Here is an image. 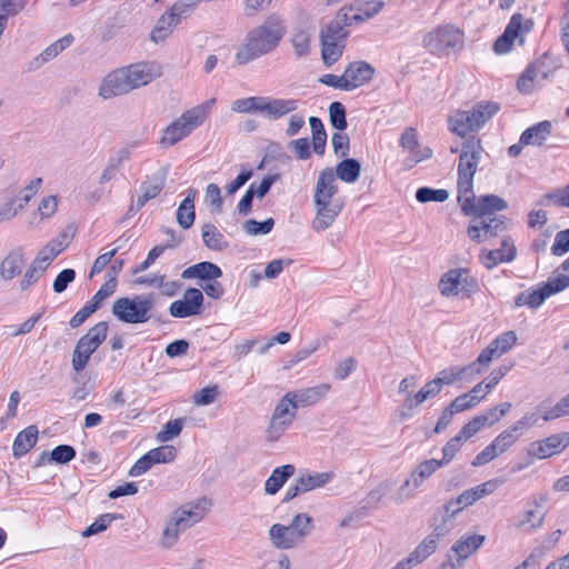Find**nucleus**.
<instances>
[{"label": "nucleus", "instance_id": "nucleus-1", "mask_svg": "<svg viewBox=\"0 0 569 569\" xmlns=\"http://www.w3.org/2000/svg\"><path fill=\"white\" fill-rule=\"evenodd\" d=\"M287 32L286 22L278 13L269 14L262 24L251 29L236 52L238 64H247L273 51Z\"/></svg>", "mask_w": 569, "mask_h": 569}, {"label": "nucleus", "instance_id": "nucleus-2", "mask_svg": "<svg viewBox=\"0 0 569 569\" xmlns=\"http://www.w3.org/2000/svg\"><path fill=\"white\" fill-rule=\"evenodd\" d=\"M337 191L338 186L335 183L333 170L331 168H325L319 173L313 194V202L317 210L311 227L316 232L327 230L341 212L343 202L339 200L332 201Z\"/></svg>", "mask_w": 569, "mask_h": 569}, {"label": "nucleus", "instance_id": "nucleus-3", "mask_svg": "<svg viewBox=\"0 0 569 569\" xmlns=\"http://www.w3.org/2000/svg\"><path fill=\"white\" fill-rule=\"evenodd\" d=\"M483 147L478 137L470 136L461 146L458 163V196L471 193Z\"/></svg>", "mask_w": 569, "mask_h": 569}, {"label": "nucleus", "instance_id": "nucleus-4", "mask_svg": "<svg viewBox=\"0 0 569 569\" xmlns=\"http://www.w3.org/2000/svg\"><path fill=\"white\" fill-rule=\"evenodd\" d=\"M153 306L152 295L122 297L113 302L111 311L123 323H144L151 319Z\"/></svg>", "mask_w": 569, "mask_h": 569}, {"label": "nucleus", "instance_id": "nucleus-5", "mask_svg": "<svg viewBox=\"0 0 569 569\" xmlns=\"http://www.w3.org/2000/svg\"><path fill=\"white\" fill-rule=\"evenodd\" d=\"M107 332L108 322L100 321L78 340L71 359L72 369L76 372H81L87 367L91 355L94 353L106 340Z\"/></svg>", "mask_w": 569, "mask_h": 569}, {"label": "nucleus", "instance_id": "nucleus-6", "mask_svg": "<svg viewBox=\"0 0 569 569\" xmlns=\"http://www.w3.org/2000/svg\"><path fill=\"white\" fill-rule=\"evenodd\" d=\"M458 202L461 206L462 212L473 218L496 217V212L508 208L507 201L496 194H486L477 199L473 189L471 193L458 196Z\"/></svg>", "mask_w": 569, "mask_h": 569}, {"label": "nucleus", "instance_id": "nucleus-7", "mask_svg": "<svg viewBox=\"0 0 569 569\" xmlns=\"http://www.w3.org/2000/svg\"><path fill=\"white\" fill-rule=\"evenodd\" d=\"M439 289L446 297L457 296L468 299L478 290V284L468 269L459 268L451 269L441 277Z\"/></svg>", "mask_w": 569, "mask_h": 569}, {"label": "nucleus", "instance_id": "nucleus-8", "mask_svg": "<svg viewBox=\"0 0 569 569\" xmlns=\"http://www.w3.org/2000/svg\"><path fill=\"white\" fill-rule=\"evenodd\" d=\"M568 287L569 277L566 274H559L556 278L549 279L547 282L538 284L531 290L519 293L515 299V303L517 307L528 306L531 309H537L547 298L561 292Z\"/></svg>", "mask_w": 569, "mask_h": 569}, {"label": "nucleus", "instance_id": "nucleus-9", "mask_svg": "<svg viewBox=\"0 0 569 569\" xmlns=\"http://www.w3.org/2000/svg\"><path fill=\"white\" fill-rule=\"evenodd\" d=\"M423 44L432 53L448 54L463 47V33L452 26H442L429 32L423 39Z\"/></svg>", "mask_w": 569, "mask_h": 569}, {"label": "nucleus", "instance_id": "nucleus-10", "mask_svg": "<svg viewBox=\"0 0 569 569\" xmlns=\"http://www.w3.org/2000/svg\"><path fill=\"white\" fill-rule=\"evenodd\" d=\"M508 230V219L505 216L473 218L467 229L469 238L476 243L488 241Z\"/></svg>", "mask_w": 569, "mask_h": 569}, {"label": "nucleus", "instance_id": "nucleus-11", "mask_svg": "<svg viewBox=\"0 0 569 569\" xmlns=\"http://www.w3.org/2000/svg\"><path fill=\"white\" fill-rule=\"evenodd\" d=\"M203 293L200 289L189 288L182 300H176L169 306V313L174 318L199 316L203 310Z\"/></svg>", "mask_w": 569, "mask_h": 569}, {"label": "nucleus", "instance_id": "nucleus-12", "mask_svg": "<svg viewBox=\"0 0 569 569\" xmlns=\"http://www.w3.org/2000/svg\"><path fill=\"white\" fill-rule=\"evenodd\" d=\"M568 446L569 432L565 431L531 442L529 445L528 455L533 458L546 459L561 453Z\"/></svg>", "mask_w": 569, "mask_h": 569}, {"label": "nucleus", "instance_id": "nucleus-13", "mask_svg": "<svg viewBox=\"0 0 569 569\" xmlns=\"http://www.w3.org/2000/svg\"><path fill=\"white\" fill-rule=\"evenodd\" d=\"M200 124L187 110L178 119L172 121L163 130L160 143L166 147H171L188 137Z\"/></svg>", "mask_w": 569, "mask_h": 569}, {"label": "nucleus", "instance_id": "nucleus-14", "mask_svg": "<svg viewBox=\"0 0 569 569\" xmlns=\"http://www.w3.org/2000/svg\"><path fill=\"white\" fill-rule=\"evenodd\" d=\"M313 24L311 19L301 13V20L296 24L292 31L290 42L298 58L307 57L310 53V42L313 34Z\"/></svg>", "mask_w": 569, "mask_h": 569}, {"label": "nucleus", "instance_id": "nucleus-15", "mask_svg": "<svg viewBox=\"0 0 569 569\" xmlns=\"http://www.w3.org/2000/svg\"><path fill=\"white\" fill-rule=\"evenodd\" d=\"M517 248L510 236L501 241V247L495 250L482 249L480 260L487 269H492L501 262H511L516 259Z\"/></svg>", "mask_w": 569, "mask_h": 569}, {"label": "nucleus", "instance_id": "nucleus-16", "mask_svg": "<svg viewBox=\"0 0 569 569\" xmlns=\"http://www.w3.org/2000/svg\"><path fill=\"white\" fill-rule=\"evenodd\" d=\"M126 79L122 68L107 74L99 87V96L103 99H110L122 96L131 91V87Z\"/></svg>", "mask_w": 569, "mask_h": 569}, {"label": "nucleus", "instance_id": "nucleus-17", "mask_svg": "<svg viewBox=\"0 0 569 569\" xmlns=\"http://www.w3.org/2000/svg\"><path fill=\"white\" fill-rule=\"evenodd\" d=\"M459 515L458 511L448 502L438 508L432 515L430 526L432 528V532L435 536H440L441 538L446 537L456 527V516Z\"/></svg>", "mask_w": 569, "mask_h": 569}, {"label": "nucleus", "instance_id": "nucleus-18", "mask_svg": "<svg viewBox=\"0 0 569 569\" xmlns=\"http://www.w3.org/2000/svg\"><path fill=\"white\" fill-rule=\"evenodd\" d=\"M329 383H321L318 386L288 391L287 395L293 403V408H305L313 406L319 402L330 390Z\"/></svg>", "mask_w": 569, "mask_h": 569}, {"label": "nucleus", "instance_id": "nucleus-19", "mask_svg": "<svg viewBox=\"0 0 569 569\" xmlns=\"http://www.w3.org/2000/svg\"><path fill=\"white\" fill-rule=\"evenodd\" d=\"M348 91L368 83L375 74V68L365 61H353L343 71Z\"/></svg>", "mask_w": 569, "mask_h": 569}, {"label": "nucleus", "instance_id": "nucleus-20", "mask_svg": "<svg viewBox=\"0 0 569 569\" xmlns=\"http://www.w3.org/2000/svg\"><path fill=\"white\" fill-rule=\"evenodd\" d=\"M485 541L486 536L483 535H465L460 537L450 549L455 557H457L458 567H462L465 561L476 553Z\"/></svg>", "mask_w": 569, "mask_h": 569}, {"label": "nucleus", "instance_id": "nucleus-21", "mask_svg": "<svg viewBox=\"0 0 569 569\" xmlns=\"http://www.w3.org/2000/svg\"><path fill=\"white\" fill-rule=\"evenodd\" d=\"M269 539L277 549H290L301 542V535L296 533L292 526L274 523L269 529Z\"/></svg>", "mask_w": 569, "mask_h": 569}, {"label": "nucleus", "instance_id": "nucleus-22", "mask_svg": "<svg viewBox=\"0 0 569 569\" xmlns=\"http://www.w3.org/2000/svg\"><path fill=\"white\" fill-rule=\"evenodd\" d=\"M523 17L521 13H515L503 33L498 37L493 43V50L498 54L507 53L511 50L515 39L519 36L522 28Z\"/></svg>", "mask_w": 569, "mask_h": 569}, {"label": "nucleus", "instance_id": "nucleus-23", "mask_svg": "<svg viewBox=\"0 0 569 569\" xmlns=\"http://www.w3.org/2000/svg\"><path fill=\"white\" fill-rule=\"evenodd\" d=\"M549 71L546 68L545 61L538 60L528 66L526 71L519 77L517 87L521 92H531L535 81L547 79Z\"/></svg>", "mask_w": 569, "mask_h": 569}, {"label": "nucleus", "instance_id": "nucleus-24", "mask_svg": "<svg viewBox=\"0 0 569 569\" xmlns=\"http://www.w3.org/2000/svg\"><path fill=\"white\" fill-rule=\"evenodd\" d=\"M24 266V252L22 248L10 251L0 263V277L4 281L12 280L19 276Z\"/></svg>", "mask_w": 569, "mask_h": 569}, {"label": "nucleus", "instance_id": "nucleus-25", "mask_svg": "<svg viewBox=\"0 0 569 569\" xmlns=\"http://www.w3.org/2000/svg\"><path fill=\"white\" fill-rule=\"evenodd\" d=\"M72 41L73 37L71 34H67L61 39L57 40L54 43L47 47L38 57L33 58L29 62L28 69L30 71L39 69L43 63L52 60L66 48H68Z\"/></svg>", "mask_w": 569, "mask_h": 569}, {"label": "nucleus", "instance_id": "nucleus-26", "mask_svg": "<svg viewBox=\"0 0 569 569\" xmlns=\"http://www.w3.org/2000/svg\"><path fill=\"white\" fill-rule=\"evenodd\" d=\"M222 276V270L219 266L210 261H202L188 267L181 273L183 279L198 278L200 280H216Z\"/></svg>", "mask_w": 569, "mask_h": 569}, {"label": "nucleus", "instance_id": "nucleus-27", "mask_svg": "<svg viewBox=\"0 0 569 569\" xmlns=\"http://www.w3.org/2000/svg\"><path fill=\"white\" fill-rule=\"evenodd\" d=\"M470 113V110H457L448 119L449 130L462 138L468 132L478 131L479 128Z\"/></svg>", "mask_w": 569, "mask_h": 569}, {"label": "nucleus", "instance_id": "nucleus-28", "mask_svg": "<svg viewBox=\"0 0 569 569\" xmlns=\"http://www.w3.org/2000/svg\"><path fill=\"white\" fill-rule=\"evenodd\" d=\"M38 433V428L33 425L20 431L12 445L13 457L20 458L29 452L37 443Z\"/></svg>", "mask_w": 569, "mask_h": 569}, {"label": "nucleus", "instance_id": "nucleus-29", "mask_svg": "<svg viewBox=\"0 0 569 569\" xmlns=\"http://www.w3.org/2000/svg\"><path fill=\"white\" fill-rule=\"evenodd\" d=\"M442 390L437 378L427 382L417 393L409 395L406 397L403 401V408H407L409 411H412L416 407L423 403L426 400L430 398L437 397Z\"/></svg>", "mask_w": 569, "mask_h": 569}, {"label": "nucleus", "instance_id": "nucleus-30", "mask_svg": "<svg viewBox=\"0 0 569 569\" xmlns=\"http://www.w3.org/2000/svg\"><path fill=\"white\" fill-rule=\"evenodd\" d=\"M552 130V123L548 120L541 121L528 129L520 136L521 144L542 146Z\"/></svg>", "mask_w": 569, "mask_h": 569}, {"label": "nucleus", "instance_id": "nucleus-31", "mask_svg": "<svg viewBox=\"0 0 569 569\" xmlns=\"http://www.w3.org/2000/svg\"><path fill=\"white\" fill-rule=\"evenodd\" d=\"M207 505H209V501L204 498L196 503H189L182 508H179L173 512L178 518H181L182 521L186 522V529H188L203 519Z\"/></svg>", "mask_w": 569, "mask_h": 569}, {"label": "nucleus", "instance_id": "nucleus-32", "mask_svg": "<svg viewBox=\"0 0 569 569\" xmlns=\"http://www.w3.org/2000/svg\"><path fill=\"white\" fill-rule=\"evenodd\" d=\"M296 467L293 465H283L272 470L271 475L264 483L267 495H276L286 481L295 475Z\"/></svg>", "mask_w": 569, "mask_h": 569}, {"label": "nucleus", "instance_id": "nucleus-33", "mask_svg": "<svg viewBox=\"0 0 569 569\" xmlns=\"http://www.w3.org/2000/svg\"><path fill=\"white\" fill-rule=\"evenodd\" d=\"M179 19L167 10L157 21L154 28L151 30L150 39L158 43L164 41L173 29L179 24Z\"/></svg>", "mask_w": 569, "mask_h": 569}, {"label": "nucleus", "instance_id": "nucleus-34", "mask_svg": "<svg viewBox=\"0 0 569 569\" xmlns=\"http://www.w3.org/2000/svg\"><path fill=\"white\" fill-rule=\"evenodd\" d=\"M361 163L355 158H346L336 167L335 179L338 177L341 181L352 183L359 179Z\"/></svg>", "mask_w": 569, "mask_h": 569}, {"label": "nucleus", "instance_id": "nucleus-35", "mask_svg": "<svg viewBox=\"0 0 569 569\" xmlns=\"http://www.w3.org/2000/svg\"><path fill=\"white\" fill-rule=\"evenodd\" d=\"M126 79L131 87V91L148 84L152 80V74L146 69V64L136 63L122 68Z\"/></svg>", "mask_w": 569, "mask_h": 569}, {"label": "nucleus", "instance_id": "nucleus-36", "mask_svg": "<svg viewBox=\"0 0 569 569\" xmlns=\"http://www.w3.org/2000/svg\"><path fill=\"white\" fill-rule=\"evenodd\" d=\"M196 193L197 191L191 189L178 207L177 221L183 229H189L193 224L196 218L193 198Z\"/></svg>", "mask_w": 569, "mask_h": 569}, {"label": "nucleus", "instance_id": "nucleus-37", "mask_svg": "<svg viewBox=\"0 0 569 569\" xmlns=\"http://www.w3.org/2000/svg\"><path fill=\"white\" fill-rule=\"evenodd\" d=\"M201 237L204 246L211 250L222 251L228 247L223 234L210 222L202 226Z\"/></svg>", "mask_w": 569, "mask_h": 569}, {"label": "nucleus", "instance_id": "nucleus-38", "mask_svg": "<svg viewBox=\"0 0 569 569\" xmlns=\"http://www.w3.org/2000/svg\"><path fill=\"white\" fill-rule=\"evenodd\" d=\"M335 478L333 471H325L319 473H302L297 479L302 486L305 492L322 488L330 483Z\"/></svg>", "mask_w": 569, "mask_h": 569}, {"label": "nucleus", "instance_id": "nucleus-39", "mask_svg": "<svg viewBox=\"0 0 569 569\" xmlns=\"http://www.w3.org/2000/svg\"><path fill=\"white\" fill-rule=\"evenodd\" d=\"M472 366H465V367H449L443 370H441L438 376L436 377L439 381L440 386H451L456 381H461L466 378L473 377L471 375Z\"/></svg>", "mask_w": 569, "mask_h": 569}, {"label": "nucleus", "instance_id": "nucleus-40", "mask_svg": "<svg viewBox=\"0 0 569 569\" xmlns=\"http://www.w3.org/2000/svg\"><path fill=\"white\" fill-rule=\"evenodd\" d=\"M499 110V104L496 102H477L470 109V116L473 118L475 123L480 129L488 120H490Z\"/></svg>", "mask_w": 569, "mask_h": 569}, {"label": "nucleus", "instance_id": "nucleus-41", "mask_svg": "<svg viewBox=\"0 0 569 569\" xmlns=\"http://www.w3.org/2000/svg\"><path fill=\"white\" fill-rule=\"evenodd\" d=\"M186 530V522L173 512L162 533V546L172 547L178 540L179 533Z\"/></svg>", "mask_w": 569, "mask_h": 569}, {"label": "nucleus", "instance_id": "nucleus-42", "mask_svg": "<svg viewBox=\"0 0 569 569\" xmlns=\"http://www.w3.org/2000/svg\"><path fill=\"white\" fill-rule=\"evenodd\" d=\"M441 539L440 536H435L431 532L409 556L416 565L422 562L426 558L431 556L438 547V541Z\"/></svg>", "mask_w": 569, "mask_h": 569}, {"label": "nucleus", "instance_id": "nucleus-43", "mask_svg": "<svg viewBox=\"0 0 569 569\" xmlns=\"http://www.w3.org/2000/svg\"><path fill=\"white\" fill-rule=\"evenodd\" d=\"M309 124L312 132V148L317 154L322 156L325 153L327 143V133L322 121L317 117L309 118Z\"/></svg>", "mask_w": 569, "mask_h": 569}, {"label": "nucleus", "instance_id": "nucleus-44", "mask_svg": "<svg viewBox=\"0 0 569 569\" xmlns=\"http://www.w3.org/2000/svg\"><path fill=\"white\" fill-rule=\"evenodd\" d=\"M164 181L162 178L146 180L140 184V194L137 201L142 207L151 199H154L163 189Z\"/></svg>", "mask_w": 569, "mask_h": 569}, {"label": "nucleus", "instance_id": "nucleus-45", "mask_svg": "<svg viewBox=\"0 0 569 569\" xmlns=\"http://www.w3.org/2000/svg\"><path fill=\"white\" fill-rule=\"evenodd\" d=\"M321 41V57L323 63L327 67L332 66L335 62L339 60L342 56L345 43L333 42L329 40H320Z\"/></svg>", "mask_w": 569, "mask_h": 569}, {"label": "nucleus", "instance_id": "nucleus-46", "mask_svg": "<svg viewBox=\"0 0 569 569\" xmlns=\"http://www.w3.org/2000/svg\"><path fill=\"white\" fill-rule=\"evenodd\" d=\"M297 409L293 408V403L290 400V397L286 393L280 400L277 402L271 417L280 420H287L292 423L296 419Z\"/></svg>", "mask_w": 569, "mask_h": 569}, {"label": "nucleus", "instance_id": "nucleus-47", "mask_svg": "<svg viewBox=\"0 0 569 569\" xmlns=\"http://www.w3.org/2000/svg\"><path fill=\"white\" fill-rule=\"evenodd\" d=\"M292 423L287 420L276 419L270 417L269 423L264 430V439L268 443L278 441L289 429Z\"/></svg>", "mask_w": 569, "mask_h": 569}, {"label": "nucleus", "instance_id": "nucleus-48", "mask_svg": "<svg viewBox=\"0 0 569 569\" xmlns=\"http://www.w3.org/2000/svg\"><path fill=\"white\" fill-rule=\"evenodd\" d=\"M501 355L498 352V350L492 346L490 342L487 348H485L477 359L471 362L469 366H472L471 375L477 376L480 375L483 367H488L490 362L495 358H499Z\"/></svg>", "mask_w": 569, "mask_h": 569}, {"label": "nucleus", "instance_id": "nucleus-49", "mask_svg": "<svg viewBox=\"0 0 569 569\" xmlns=\"http://www.w3.org/2000/svg\"><path fill=\"white\" fill-rule=\"evenodd\" d=\"M298 108L297 100L293 99H271L269 117L279 119Z\"/></svg>", "mask_w": 569, "mask_h": 569}, {"label": "nucleus", "instance_id": "nucleus-50", "mask_svg": "<svg viewBox=\"0 0 569 569\" xmlns=\"http://www.w3.org/2000/svg\"><path fill=\"white\" fill-rule=\"evenodd\" d=\"M348 37V31L331 20L320 31V40H329L333 42L345 43Z\"/></svg>", "mask_w": 569, "mask_h": 569}, {"label": "nucleus", "instance_id": "nucleus-51", "mask_svg": "<svg viewBox=\"0 0 569 569\" xmlns=\"http://www.w3.org/2000/svg\"><path fill=\"white\" fill-rule=\"evenodd\" d=\"M329 119L331 126L338 131L347 128L346 108L341 102L335 101L329 106Z\"/></svg>", "mask_w": 569, "mask_h": 569}, {"label": "nucleus", "instance_id": "nucleus-52", "mask_svg": "<svg viewBox=\"0 0 569 569\" xmlns=\"http://www.w3.org/2000/svg\"><path fill=\"white\" fill-rule=\"evenodd\" d=\"M449 198V192L445 189H432L428 187H421L416 192V199L421 203L430 201L443 202Z\"/></svg>", "mask_w": 569, "mask_h": 569}, {"label": "nucleus", "instance_id": "nucleus-53", "mask_svg": "<svg viewBox=\"0 0 569 569\" xmlns=\"http://www.w3.org/2000/svg\"><path fill=\"white\" fill-rule=\"evenodd\" d=\"M119 518H121V515L118 513L101 515L96 519L93 523H91L84 531H82V537H90L104 531L113 520Z\"/></svg>", "mask_w": 569, "mask_h": 569}, {"label": "nucleus", "instance_id": "nucleus-54", "mask_svg": "<svg viewBox=\"0 0 569 569\" xmlns=\"http://www.w3.org/2000/svg\"><path fill=\"white\" fill-rule=\"evenodd\" d=\"M566 416H569V393L561 398L555 406L546 408L542 419L545 421H551Z\"/></svg>", "mask_w": 569, "mask_h": 569}, {"label": "nucleus", "instance_id": "nucleus-55", "mask_svg": "<svg viewBox=\"0 0 569 569\" xmlns=\"http://www.w3.org/2000/svg\"><path fill=\"white\" fill-rule=\"evenodd\" d=\"M273 226L274 220L272 218H268L261 222L249 219L243 223V230L250 236L267 234L272 230Z\"/></svg>", "mask_w": 569, "mask_h": 569}, {"label": "nucleus", "instance_id": "nucleus-56", "mask_svg": "<svg viewBox=\"0 0 569 569\" xmlns=\"http://www.w3.org/2000/svg\"><path fill=\"white\" fill-rule=\"evenodd\" d=\"M478 500L479 498L475 489L470 488L461 492L457 498L449 499L448 502L460 513L467 507L475 505Z\"/></svg>", "mask_w": 569, "mask_h": 569}, {"label": "nucleus", "instance_id": "nucleus-57", "mask_svg": "<svg viewBox=\"0 0 569 569\" xmlns=\"http://www.w3.org/2000/svg\"><path fill=\"white\" fill-rule=\"evenodd\" d=\"M153 463H168L174 460L177 450L173 446H161L147 452Z\"/></svg>", "mask_w": 569, "mask_h": 569}, {"label": "nucleus", "instance_id": "nucleus-58", "mask_svg": "<svg viewBox=\"0 0 569 569\" xmlns=\"http://www.w3.org/2000/svg\"><path fill=\"white\" fill-rule=\"evenodd\" d=\"M290 525L296 533L301 535V541L312 531V518L307 513H298L293 517Z\"/></svg>", "mask_w": 569, "mask_h": 569}, {"label": "nucleus", "instance_id": "nucleus-59", "mask_svg": "<svg viewBox=\"0 0 569 569\" xmlns=\"http://www.w3.org/2000/svg\"><path fill=\"white\" fill-rule=\"evenodd\" d=\"M183 427V419H174L168 421L163 429L157 435V439L160 442H167L176 437H178Z\"/></svg>", "mask_w": 569, "mask_h": 569}, {"label": "nucleus", "instance_id": "nucleus-60", "mask_svg": "<svg viewBox=\"0 0 569 569\" xmlns=\"http://www.w3.org/2000/svg\"><path fill=\"white\" fill-rule=\"evenodd\" d=\"M74 457L76 450L69 445H59L54 447L50 452V459L58 465L68 463Z\"/></svg>", "mask_w": 569, "mask_h": 569}, {"label": "nucleus", "instance_id": "nucleus-61", "mask_svg": "<svg viewBox=\"0 0 569 569\" xmlns=\"http://www.w3.org/2000/svg\"><path fill=\"white\" fill-rule=\"evenodd\" d=\"M479 403V399L478 398H472L471 396L468 395V392L466 393H462L458 397H456L450 403H449V408L455 412V413H458V412H462L465 410H468L470 408H473L475 406H477Z\"/></svg>", "mask_w": 569, "mask_h": 569}, {"label": "nucleus", "instance_id": "nucleus-62", "mask_svg": "<svg viewBox=\"0 0 569 569\" xmlns=\"http://www.w3.org/2000/svg\"><path fill=\"white\" fill-rule=\"evenodd\" d=\"M463 442V439L457 435L446 443L442 449V459L440 460L443 466L448 465L456 457Z\"/></svg>", "mask_w": 569, "mask_h": 569}, {"label": "nucleus", "instance_id": "nucleus-63", "mask_svg": "<svg viewBox=\"0 0 569 569\" xmlns=\"http://www.w3.org/2000/svg\"><path fill=\"white\" fill-rule=\"evenodd\" d=\"M517 342V336L513 331H508L491 341L492 346L502 356L509 351Z\"/></svg>", "mask_w": 569, "mask_h": 569}, {"label": "nucleus", "instance_id": "nucleus-64", "mask_svg": "<svg viewBox=\"0 0 569 569\" xmlns=\"http://www.w3.org/2000/svg\"><path fill=\"white\" fill-rule=\"evenodd\" d=\"M552 254L562 256L569 251V229L559 231L551 247Z\"/></svg>", "mask_w": 569, "mask_h": 569}]
</instances>
